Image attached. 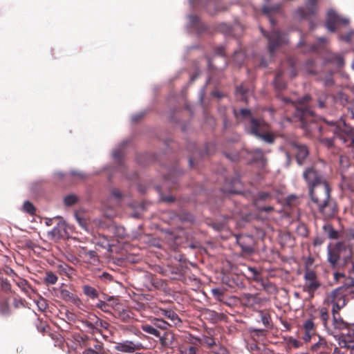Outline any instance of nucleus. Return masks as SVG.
<instances>
[{"label": "nucleus", "instance_id": "nucleus-1", "mask_svg": "<svg viewBox=\"0 0 354 354\" xmlns=\"http://www.w3.org/2000/svg\"><path fill=\"white\" fill-rule=\"evenodd\" d=\"M354 231L346 234L342 241L327 246V261L333 269L345 268L349 276H354Z\"/></svg>", "mask_w": 354, "mask_h": 354}, {"label": "nucleus", "instance_id": "nucleus-2", "mask_svg": "<svg viewBox=\"0 0 354 354\" xmlns=\"http://www.w3.org/2000/svg\"><path fill=\"white\" fill-rule=\"evenodd\" d=\"M310 100V96L306 95L299 99L295 105V115L299 119L301 128L306 131V134L313 137L324 136L329 131L333 133V127L330 124L331 122L324 119L323 120L324 124H321L317 120V116L308 106Z\"/></svg>", "mask_w": 354, "mask_h": 354}, {"label": "nucleus", "instance_id": "nucleus-3", "mask_svg": "<svg viewBox=\"0 0 354 354\" xmlns=\"http://www.w3.org/2000/svg\"><path fill=\"white\" fill-rule=\"evenodd\" d=\"M333 335L340 348L354 350V323H348L338 313H332Z\"/></svg>", "mask_w": 354, "mask_h": 354}, {"label": "nucleus", "instance_id": "nucleus-4", "mask_svg": "<svg viewBox=\"0 0 354 354\" xmlns=\"http://www.w3.org/2000/svg\"><path fill=\"white\" fill-rule=\"evenodd\" d=\"M302 176L310 198L330 189L325 174L318 169L317 165L306 167Z\"/></svg>", "mask_w": 354, "mask_h": 354}, {"label": "nucleus", "instance_id": "nucleus-5", "mask_svg": "<svg viewBox=\"0 0 354 354\" xmlns=\"http://www.w3.org/2000/svg\"><path fill=\"white\" fill-rule=\"evenodd\" d=\"M330 189L319 193L310 198L318 212L324 220L331 219L337 216L338 207L336 201L330 196Z\"/></svg>", "mask_w": 354, "mask_h": 354}, {"label": "nucleus", "instance_id": "nucleus-6", "mask_svg": "<svg viewBox=\"0 0 354 354\" xmlns=\"http://www.w3.org/2000/svg\"><path fill=\"white\" fill-rule=\"evenodd\" d=\"M330 124L333 127V134L347 147L354 149V128L344 120L339 122L331 121Z\"/></svg>", "mask_w": 354, "mask_h": 354}, {"label": "nucleus", "instance_id": "nucleus-7", "mask_svg": "<svg viewBox=\"0 0 354 354\" xmlns=\"http://www.w3.org/2000/svg\"><path fill=\"white\" fill-rule=\"evenodd\" d=\"M321 286L322 283L314 270L308 268L304 270L302 290L308 293L309 299H313L315 297V292Z\"/></svg>", "mask_w": 354, "mask_h": 354}, {"label": "nucleus", "instance_id": "nucleus-8", "mask_svg": "<svg viewBox=\"0 0 354 354\" xmlns=\"http://www.w3.org/2000/svg\"><path fill=\"white\" fill-rule=\"evenodd\" d=\"M324 303L332 306L331 313L339 312L346 305L343 287H339L330 291L326 295Z\"/></svg>", "mask_w": 354, "mask_h": 354}, {"label": "nucleus", "instance_id": "nucleus-9", "mask_svg": "<svg viewBox=\"0 0 354 354\" xmlns=\"http://www.w3.org/2000/svg\"><path fill=\"white\" fill-rule=\"evenodd\" d=\"M295 63L296 62L294 58H288L283 64L288 66V68L286 71L279 70L277 72L274 80L276 89L282 91L286 88V84L282 80V76L284 73L287 74L290 78H293L297 75Z\"/></svg>", "mask_w": 354, "mask_h": 354}, {"label": "nucleus", "instance_id": "nucleus-10", "mask_svg": "<svg viewBox=\"0 0 354 354\" xmlns=\"http://www.w3.org/2000/svg\"><path fill=\"white\" fill-rule=\"evenodd\" d=\"M262 33L268 40V49L271 55L275 50L286 42V35L279 30H272L270 32L263 31Z\"/></svg>", "mask_w": 354, "mask_h": 354}, {"label": "nucleus", "instance_id": "nucleus-11", "mask_svg": "<svg viewBox=\"0 0 354 354\" xmlns=\"http://www.w3.org/2000/svg\"><path fill=\"white\" fill-rule=\"evenodd\" d=\"M349 20L339 16L335 10H330L327 12L326 27L330 32H335L339 25L347 26Z\"/></svg>", "mask_w": 354, "mask_h": 354}, {"label": "nucleus", "instance_id": "nucleus-12", "mask_svg": "<svg viewBox=\"0 0 354 354\" xmlns=\"http://www.w3.org/2000/svg\"><path fill=\"white\" fill-rule=\"evenodd\" d=\"M292 151L295 155L297 163L301 165L304 163L305 160L309 155V149L308 147L297 141H291L290 142Z\"/></svg>", "mask_w": 354, "mask_h": 354}, {"label": "nucleus", "instance_id": "nucleus-13", "mask_svg": "<svg viewBox=\"0 0 354 354\" xmlns=\"http://www.w3.org/2000/svg\"><path fill=\"white\" fill-rule=\"evenodd\" d=\"M142 343L130 340H124L115 344V350L124 353H133L142 348Z\"/></svg>", "mask_w": 354, "mask_h": 354}, {"label": "nucleus", "instance_id": "nucleus-14", "mask_svg": "<svg viewBox=\"0 0 354 354\" xmlns=\"http://www.w3.org/2000/svg\"><path fill=\"white\" fill-rule=\"evenodd\" d=\"M268 126L269 124L263 120L251 118L248 130L250 134L258 138L261 133H263V132L268 129Z\"/></svg>", "mask_w": 354, "mask_h": 354}, {"label": "nucleus", "instance_id": "nucleus-15", "mask_svg": "<svg viewBox=\"0 0 354 354\" xmlns=\"http://www.w3.org/2000/svg\"><path fill=\"white\" fill-rule=\"evenodd\" d=\"M317 10V0H306L304 7L299 8L297 13L301 19H308L315 15Z\"/></svg>", "mask_w": 354, "mask_h": 354}, {"label": "nucleus", "instance_id": "nucleus-16", "mask_svg": "<svg viewBox=\"0 0 354 354\" xmlns=\"http://www.w3.org/2000/svg\"><path fill=\"white\" fill-rule=\"evenodd\" d=\"M160 344L165 348H174L177 344V339L174 333L170 330H167L160 335L159 337Z\"/></svg>", "mask_w": 354, "mask_h": 354}, {"label": "nucleus", "instance_id": "nucleus-17", "mask_svg": "<svg viewBox=\"0 0 354 354\" xmlns=\"http://www.w3.org/2000/svg\"><path fill=\"white\" fill-rule=\"evenodd\" d=\"M236 242L241 247L242 252L246 254L253 252V239L251 236L239 235L236 236Z\"/></svg>", "mask_w": 354, "mask_h": 354}, {"label": "nucleus", "instance_id": "nucleus-18", "mask_svg": "<svg viewBox=\"0 0 354 354\" xmlns=\"http://www.w3.org/2000/svg\"><path fill=\"white\" fill-rule=\"evenodd\" d=\"M326 43V39L325 37H319L317 39V43L311 44V45H308V44H305L303 41H300L298 43V47L301 48V51L304 53H313V52H317L320 48H323Z\"/></svg>", "mask_w": 354, "mask_h": 354}, {"label": "nucleus", "instance_id": "nucleus-19", "mask_svg": "<svg viewBox=\"0 0 354 354\" xmlns=\"http://www.w3.org/2000/svg\"><path fill=\"white\" fill-rule=\"evenodd\" d=\"M262 302V299L258 294L244 293L241 297V303L243 306L255 308L259 306Z\"/></svg>", "mask_w": 354, "mask_h": 354}, {"label": "nucleus", "instance_id": "nucleus-20", "mask_svg": "<svg viewBox=\"0 0 354 354\" xmlns=\"http://www.w3.org/2000/svg\"><path fill=\"white\" fill-rule=\"evenodd\" d=\"M303 328L304 330V335L303 336L304 342H309L313 336L317 335L316 326L312 319L306 320L304 322Z\"/></svg>", "mask_w": 354, "mask_h": 354}, {"label": "nucleus", "instance_id": "nucleus-21", "mask_svg": "<svg viewBox=\"0 0 354 354\" xmlns=\"http://www.w3.org/2000/svg\"><path fill=\"white\" fill-rule=\"evenodd\" d=\"M322 229L324 234L328 236V239L333 240H337L339 239H342L341 241L344 239V237L346 233H348L350 231H353L352 230H350L348 231L343 232V234H342L339 231L335 230L333 227V226L330 223L324 224L322 227Z\"/></svg>", "mask_w": 354, "mask_h": 354}, {"label": "nucleus", "instance_id": "nucleus-22", "mask_svg": "<svg viewBox=\"0 0 354 354\" xmlns=\"http://www.w3.org/2000/svg\"><path fill=\"white\" fill-rule=\"evenodd\" d=\"M319 340L317 342L312 345L310 351L314 354H324L330 349V344L326 339L320 335H317Z\"/></svg>", "mask_w": 354, "mask_h": 354}, {"label": "nucleus", "instance_id": "nucleus-23", "mask_svg": "<svg viewBox=\"0 0 354 354\" xmlns=\"http://www.w3.org/2000/svg\"><path fill=\"white\" fill-rule=\"evenodd\" d=\"M281 5L275 4L273 6H264L262 8V12L269 17V20L272 25H274L276 21L272 17V15L274 13L279 12L281 10Z\"/></svg>", "mask_w": 354, "mask_h": 354}, {"label": "nucleus", "instance_id": "nucleus-24", "mask_svg": "<svg viewBox=\"0 0 354 354\" xmlns=\"http://www.w3.org/2000/svg\"><path fill=\"white\" fill-rule=\"evenodd\" d=\"M325 61L328 63L335 64L338 67H341L344 64V57L340 54L328 52L326 55Z\"/></svg>", "mask_w": 354, "mask_h": 354}, {"label": "nucleus", "instance_id": "nucleus-25", "mask_svg": "<svg viewBox=\"0 0 354 354\" xmlns=\"http://www.w3.org/2000/svg\"><path fill=\"white\" fill-rule=\"evenodd\" d=\"M160 314L170 319L174 326H180L182 323L177 313L170 309H160Z\"/></svg>", "mask_w": 354, "mask_h": 354}, {"label": "nucleus", "instance_id": "nucleus-26", "mask_svg": "<svg viewBox=\"0 0 354 354\" xmlns=\"http://www.w3.org/2000/svg\"><path fill=\"white\" fill-rule=\"evenodd\" d=\"M319 317L322 322L324 327L325 330L327 331L328 334L330 335H334V331L332 330L331 328L328 325V322L329 319V313L326 308L322 307L319 308Z\"/></svg>", "mask_w": 354, "mask_h": 354}, {"label": "nucleus", "instance_id": "nucleus-27", "mask_svg": "<svg viewBox=\"0 0 354 354\" xmlns=\"http://www.w3.org/2000/svg\"><path fill=\"white\" fill-rule=\"evenodd\" d=\"M66 233V225L64 221H59L57 225L50 232L54 238L59 239L63 237Z\"/></svg>", "mask_w": 354, "mask_h": 354}, {"label": "nucleus", "instance_id": "nucleus-28", "mask_svg": "<svg viewBox=\"0 0 354 354\" xmlns=\"http://www.w3.org/2000/svg\"><path fill=\"white\" fill-rule=\"evenodd\" d=\"M97 317H98L94 314H88L86 317L82 321V322L89 330L94 331L96 328V325H97Z\"/></svg>", "mask_w": 354, "mask_h": 354}, {"label": "nucleus", "instance_id": "nucleus-29", "mask_svg": "<svg viewBox=\"0 0 354 354\" xmlns=\"http://www.w3.org/2000/svg\"><path fill=\"white\" fill-rule=\"evenodd\" d=\"M181 339L183 341V344L185 345L190 344L194 346H200L201 344V339L198 337L193 336L190 333H185L181 336Z\"/></svg>", "mask_w": 354, "mask_h": 354}, {"label": "nucleus", "instance_id": "nucleus-30", "mask_svg": "<svg viewBox=\"0 0 354 354\" xmlns=\"http://www.w3.org/2000/svg\"><path fill=\"white\" fill-rule=\"evenodd\" d=\"M141 329L151 335H153L156 337H160L161 333L155 327V325L152 323V324H145L141 326Z\"/></svg>", "mask_w": 354, "mask_h": 354}, {"label": "nucleus", "instance_id": "nucleus-31", "mask_svg": "<svg viewBox=\"0 0 354 354\" xmlns=\"http://www.w3.org/2000/svg\"><path fill=\"white\" fill-rule=\"evenodd\" d=\"M203 314L206 319H209L213 323H216L217 322L221 320L223 317L222 314L218 313L216 311L209 309L205 310Z\"/></svg>", "mask_w": 354, "mask_h": 354}, {"label": "nucleus", "instance_id": "nucleus-32", "mask_svg": "<svg viewBox=\"0 0 354 354\" xmlns=\"http://www.w3.org/2000/svg\"><path fill=\"white\" fill-rule=\"evenodd\" d=\"M197 346L194 345L187 346L182 344L178 346V351L180 354H196L198 351Z\"/></svg>", "mask_w": 354, "mask_h": 354}, {"label": "nucleus", "instance_id": "nucleus-33", "mask_svg": "<svg viewBox=\"0 0 354 354\" xmlns=\"http://www.w3.org/2000/svg\"><path fill=\"white\" fill-rule=\"evenodd\" d=\"M57 268L61 275L71 277L74 273V269L66 263L59 264Z\"/></svg>", "mask_w": 354, "mask_h": 354}, {"label": "nucleus", "instance_id": "nucleus-34", "mask_svg": "<svg viewBox=\"0 0 354 354\" xmlns=\"http://www.w3.org/2000/svg\"><path fill=\"white\" fill-rule=\"evenodd\" d=\"M82 290L84 295L91 299H97L99 296L97 290L88 285H84L82 287Z\"/></svg>", "mask_w": 354, "mask_h": 354}, {"label": "nucleus", "instance_id": "nucleus-35", "mask_svg": "<svg viewBox=\"0 0 354 354\" xmlns=\"http://www.w3.org/2000/svg\"><path fill=\"white\" fill-rule=\"evenodd\" d=\"M234 114L235 118L239 120L240 118L242 119L245 118H252V113L250 109H241L239 111L236 109H234Z\"/></svg>", "mask_w": 354, "mask_h": 354}, {"label": "nucleus", "instance_id": "nucleus-36", "mask_svg": "<svg viewBox=\"0 0 354 354\" xmlns=\"http://www.w3.org/2000/svg\"><path fill=\"white\" fill-rule=\"evenodd\" d=\"M249 90L243 84L238 86L236 90V95L237 97H239L241 100L247 102V94Z\"/></svg>", "mask_w": 354, "mask_h": 354}, {"label": "nucleus", "instance_id": "nucleus-37", "mask_svg": "<svg viewBox=\"0 0 354 354\" xmlns=\"http://www.w3.org/2000/svg\"><path fill=\"white\" fill-rule=\"evenodd\" d=\"M258 138H261L263 140L270 144H272L274 142V136L273 133H271L270 125L268 126V129L263 132V133H261Z\"/></svg>", "mask_w": 354, "mask_h": 354}, {"label": "nucleus", "instance_id": "nucleus-38", "mask_svg": "<svg viewBox=\"0 0 354 354\" xmlns=\"http://www.w3.org/2000/svg\"><path fill=\"white\" fill-rule=\"evenodd\" d=\"M58 280L57 276L51 271H48L46 273V277L44 279V283L47 285H54Z\"/></svg>", "mask_w": 354, "mask_h": 354}, {"label": "nucleus", "instance_id": "nucleus-39", "mask_svg": "<svg viewBox=\"0 0 354 354\" xmlns=\"http://www.w3.org/2000/svg\"><path fill=\"white\" fill-rule=\"evenodd\" d=\"M60 295L62 299L66 301L75 302L77 299L75 295L71 293L69 290L63 289L60 291Z\"/></svg>", "mask_w": 354, "mask_h": 354}, {"label": "nucleus", "instance_id": "nucleus-40", "mask_svg": "<svg viewBox=\"0 0 354 354\" xmlns=\"http://www.w3.org/2000/svg\"><path fill=\"white\" fill-rule=\"evenodd\" d=\"M153 324L155 325V327H156L158 330L161 329L165 331L168 330L169 327L171 326V325L167 322L160 319H154Z\"/></svg>", "mask_w": 354, "mask_h": 354}, {"label": "nucleus", "instance_id": "nucleus-41", "mask_svg": "<svg viewBox=\"0 0 354 354\" xmlns=\"http://www.w3.org/2000/svg\"><path fill=\"white\" fill-rule=\"evenodd\" d=\"M252 154L254 161L263 162L266 160L264 153L263 150L260 148H256L253 149L252 151Z\"/></svg>", "mask_w": 354, "mask_h": 354}, {"label": "nucleus", "instance_id": "nucleus-42", "mask_svg": "<svg viewBox=\"0 0 354 354\" xmlns=\"http://www.w3.org/2000/svg\"><path fill=\"white\" fill-rule=\"evenodd\" d=\"M315 63L313 59H309L306 62L304 68L306 71L310 75H315L316 71L315 69Z\"/></svg>", "mask_w": 354, "mask_h": 354}, {"label": "nucleus", "instance_id": "nucleus-43", "mask_svg": "<svg viewBox=\"0 0 354 354\" xmlns=\"http://www.w3.org/2000/svg\"><path fill=\"white\" fill-rule=\"evenodd\" d=\"M272 198V196L268 192H259L258 194L257 198L254 201L255 206H258L260 205L261 201L270 200Z\"/></svg>", "mask_w": 354, "mask_h": 354}, {"label": "nucleus", "instance_id": "nucleus-44", "mask_svg": "<svg viewBox=\"0 0 354 354\" xmlns=\"http://www.w3.org/2000/svg\"><path fill=\"white\" fill-rule=\"evenodd\" d=\"M320 142L327 147L328 149L334 147V138H325L324 136H315Z\"/></svg>", "mask_w": 354, "mask_h": 354}, {"label": "nucleus", "instance_id": "nucleus-45", "mask_svg": "<svg viewBox=\"0 0 354 354\" xmlns=\"http://www.w3.org/2000/svg\"><path fill=\"white\" fill-rule=\"evenodd\" d=\"M328 98V95L325 93H321L317 98V106L319 109H324L326 107V101Z\"/></svg>", "mask_w": 354, "mask_h": 354}, {"label": "nucleus", "instance_id": "nucleus-46", "mask_svg": "<svg viewBox=\"0 0 354 354\" xmlns=\"http://www.w3.org/2000/svg\"><path fill=\"white\" fill-rule=\"evenodd\" d=\"M0 314L5 317L10 314V308L7 301H3L0 304Z\"/></svg>", "mask_w": 354, "mask_h": 354}, {"label": "nucleus", "instance_id": "nucleus-47", "mask_svg": "<svg viewBox=\"0 0 354 354\" xmlns=\"http://www.w3.org/2000/svg\"><path fill=\"white\" fill-rule=\"evenodd\" d=\"M261 319L263 324L268 327L270 325L271 317L268 313L264 311H260Z\"/></svg>", "mask_w": 354, "mask_h": 354}, {"label": "nucleus", "instance_id": "nucleus-48", "mask_svg": "<svg viewBox=\"0 0 354 354\" xmlns=\"http://www.w3.org/2000/svg\"><path fill=\"white\" fill-rule=\"evenodd\" d=\"M24 210L30 215H35L36 209L35 206L29 201H26L24 204Z\"/></svg>", "mask_w": 354, "mask_h": 354}, {"label": "nucleus", "instance_id": "nucleus-49", "mask_svg": "<svg viewBox=\"0 0 354 354\" xmlns=\"http://www.w3.org/2000/svg\"><path fill=\"white\" fill-rule=\"evenodd\" d=\"M95 344L93 347H91V350H95V351L101 353L106 354V351L104 348L103 343L95 339Z\"/></svg>", "mask_w": 354, "mask_h": 354}, {"label": "nucleus", "instance_id": "nucleus-50", "mask_svg": "<svg viewBox=\"0 0 354 354\" xmlns=\"http://www.w3.org/2000/svg\"><path fill=\"white\" fill-rule=\"evenodd\" d=\"M286 204L290 207L297 206L299 203V199L295 195L289 196L286 200Z\"/></svg>", "mask_w": 354, "mask_h": 354}, {"label": "nucleus", "instance_id": "nucleus-51", "mask_svg": "<svg viewBox=\"0 0 354 354\" xmlns=\"http://www.w3.org/2000/svg\"><path fill=\"white\" fill-rule=\"evenodd\" d=\"M96 307L104 313H110L111 312V306L104 301H99L96 304Z\"/></svg>", "mask_w": 354, "mask_h": 354}, {"label": "nucleus", "instance_id": "nucleus-52", "mask_svg": "<svg viewBox=\"0 0 354 354\" xmlns=\"http://www.w3.org/2000/svg\"><path fill=\"white\" fill-rule=\"evenodd\" d=\"M64 201L66 206H71L77 202V197L75 195H68L64 198Z\"/></svg>", "mask_w": 354, "mask_h": 354}, {"label": "nucleus", "instance_id": "nucleus-53", "mask_svg": "<svg viewBox=\"0 0 354 354\" xmlns=\"http://www.w3.org/2000/svg\"><path fill=\"white\" fill-rule=\"evenodd\" d=\"M96 328L95 329V331H99L100 328H107L109 326V323L106 321H104L99 317H97V322Z\"/></svg>", "mask_w": 354, "mask_h": 354}, {"label": "nucleus", "instance_id": "nucleus-54", "mask_svg": "<svg viewBox=\"0 0 354 354\" xmlns=\"http://www.w3.org/2000/svg\"><path fill=\"white\" fill-rule=\"evenodd\" d=\"M244 55L243 53L239 51H235L234 55V61L239 65H241L243 59Z\"/></svg>", "mask_w": 354, "mask_h": 354}, {"label": "nucleus", "instance_id": "nucleus-55", "mask_svg": "<svg viewBox=\"0 0 354 354\" xmlns=\"http://www.w3.org/2000/svg\"><path fill=\"white\" fill-rule=\"evenodd\" d=\"M325 238L319 236H317L313 239V245L315 247L320 246L325 242Z\"/></svg>", "mask_w": 354, "mask_h": 354}, {"label": "nucleus", "instance_id": "nucleus-56", "mask_svg": "<svg viewBox=\"0 0 354 354\" xmlns=\"http://www.w3.org/2000/svg\"><path fill=\"white\" fill-rule=\"evenodd\" d=\"M227 10V7H219V6H215L214 8L212 10L209 8L207 9V11L211 15H214L218 13L221 11H225Z\"/></svg>", "mask_w": 354, "mask_h": 354}, {"label": "nucleus", "instance_id": "nucleus-57", "mask_svg": "<svg viewBox=\"0 0 354 354\" xmlns=\"http://www.w3.org/2000/svg\"><path fill=\"white\" fill-rule=\"evenodd\" d=\"M248 269H249L250 272L252 274L254 280L257 282L260 281L259 272L255 268L250 267Z\"/></svg>", "mask_w": 354, "mask_h": 354}, {"label": "nucleus", "instance_id": "nucleus-58", "mask_svg": "<svg viewBox=\"0 0 354 354\" xmlns=\"http://www.w3.org/2000/svg\"><path fill=\"white\" fill-rule=\"evenodd\" d=\"M262 286H263L264 290H266L268 292H272V290H275V289H276L274 285L272 283L269 282V281L263 282Z\"/></svg>", "mask_w": 354, "mask_h": 354}, {"label": "nucleus", "instance_id": "nucleus-59", "mask_svg": "<svg viewBox=\"0 0 354 354\" xmlns=\"http://www.w3.org/2000/svg\"><path fill=\"white\" fill-rule=\"evenodd\" d=\"M288 345L294 348H299L301 346V343L298 340L292 337H290L288 339Z\"/></svg>", "mask_w": 354, "mask_h": 354}, {"label": "nucleus", "instance_id": "nucleus-60", "mask_svg": "<svg viewBox=\"0 0 354 354\" xmlns=\"http://www.w3.org/2000/svg\"><path fill=\"white\" fill-rule=\"evenodd\" d=\"M344 287L347 288L354 287V278L352 276L346 278Z\"/></svg>", "mask_w": 354, "mask_h": 354}, {"label": "nucleus", "instance_id": "nucleus-61", "mask_svg": "<svg viewBox=\"0 0 354 354\" xmlns=\"http://www.w3.org/2000/svg\"><path fill=\"white\" fill-rule=\"evenodd\" d=\"M113 158L120 161L123 156V151L121 149H117L113 152Z\"/></svg>", "mask_w": 354, "mask_h": 354}, {"label": "nucleus", "instance_id": "nucleus-62", "mask_svg": "<svg viewBox=\"0 0 354 354\" xmlns=\"http://www.w3.org/2000/svg\"><path fill=\"white\" fill-rule=\"evenodd\" d=\"M214 53L219 56H225V48L223 46H218L214 48Z\"/></svg>", "mask_w": 354, "mask_h": 354}, {"label": "nucleus", "instance_id": "nucleus-63", "mask_svg": "<svg viewBox=\"0 0 354 354\" xmlns=\"http://www.w3.org/2000/svg\"><path fill=\"white\" fill-rule=\"evenodd\" d=\"M203 342L207 346L209 347H212L216 344L214 339L212 337H205Z\"/></svg>", "mask_w": 354, "mask_h": 354}, {"label": "nucleus", "instance_id": "nucleus-64", "mask_svg": "<svg viewBox=\"0 0 354 354\" xmlns=\"http://www.w3.org/2000/svg\"><path fill=\"white\" fill-rule=\"evenodd\" d=\"M353 35H354V32L353 31H350V32H348V33H346L345 35H342L340 36V38H341V39H342V40H344V41H345L346 42H349L351 40Z\"/></svg>", "mask_w": 354, "mask_h": 354}]
</instances>
